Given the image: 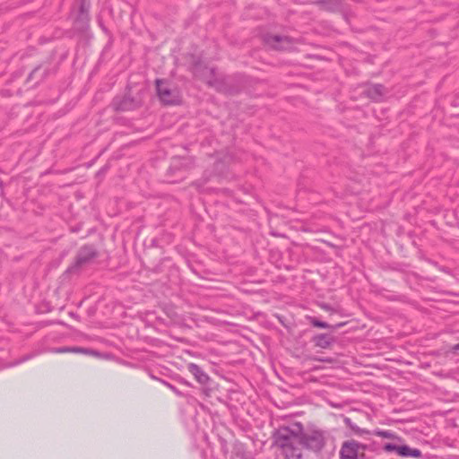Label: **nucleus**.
<instances>
[{
  "label": "nucleus",
  "instance_id": "f257e3e1",
  "mask_svg": "<svg viewBox=\"0 0 459 459\" xmlns=\"http://www.w3.org/2000/svg\"><path fill=\"white\" fill-rule=\"evenodd\" d=\"M302 431L301 422L280 426L273 431V443L281 448L286 459H302V448L299 445Z\"/></svg>",
  "mask_w": 459,
  "mask_h": 459
},
{
  "label": "nucleus",
  "instance_id": "f03ea898",
  "mask_svg": "<svg viewBox=\"0 0 459 459\" xmlns=\"http://www.w3.org/2000/svg\"><path fill=\"white\" fill-rule=\"evenodd\" d=\"M329 434L320 429H313L307 431L303 429L299 445L308 451L315 453L319 459H332L336 446L333 441L329 444Z\"/></svg>",
  "mask_w": 459,
  "mask_h": 459
},
{
  "label": "nucleus",
  "instance_id": "7ed1b4c3",
  "mask_svg": "<svg viewBox=\"0 0 459 459\" xmlns=\"http://www.w3.org/2000/svg\"><path fill=\"white\" fill-rule=\"evenodd\" d=\"M99 256V251L91 244L82 246L76 254L74 263L65 270V273H78L80 270L90 264Z\"/></svg>",
  "mask_w": 459,
  "mask_h": 459
},
{
  "label": "nucleus",
  "instance_id": "20e7f679",
  "mask_svg": "<svg viewBox=\"0 0 459 459\" xmlns=\"http://www.w3.org/2000/svg\"><path fill=\"white\" fill-rule=\"evenodd\" d=\"M155 85L157 95L163 104L175 105L179 102L178 91L171 90L167 82L162 79H156Z\"/></svg>",
  "mask_w": 459,
  "mask_h": 459
},
{
  "label": "nucleus",
  "instance_id": "39448f33",
  "mask_svg": "<svg viewBox=\"0 0 459 459\" xmlns=\"http://www.w3.org/2000/svg\"><path fill=\"white\" fill-rule=\"evenodd\" d=\"M57 67L50 63L44 62L38 65L28 75L27 82L35 81V86L46 80L48 76L56 74Z\"/></svg>",
  "mask_w": 459,
  "mask_h": 459
},
{
  "label": "nucleus",
  "instance_id": "423d86ee",
  "mask_svg": "<svg viewBox=\"0 0 459 459\" xmlns=\"http://www.w3.org/2000/svg\"><path fill=\"white\" fill-rule=\"evenodd\" d=\"M360 442L349 439L342 444L340 459H368L365 453L360 452Z\"/></svg>",
  "mask_w": 459,
  "mask_h": 459
},
{
  "label": "nucleus",
  "instance_id": "0eeeda50",
  "mask_svg": "<svg viewBox=\"0 0 459 459\" xmlns=\"http://www.w3.org/2000/svg\"><path fill=\"white\" fill-rule=\"evenodd\" d=\"M186 369L194 376L195 379L203 385L204 393L206 395H210V392L212 391L210 385L212 383V380L208 374L204 372L200 366L195 363H188L186 365Z\"/></svg>",
  "mask_w": 459,
  "mask_h": 459
},
{
  "label": "nucleus",
  "instance_id": "6e6552de",
  "mask_svg": "<svg viewBox=\"0 0 459 459\" xmlns=\"http://www.w3.org/2000/svg\"><path fill=\"white\" fill-rule=\"evenodd\" d=\"M383 450L385 452H395L401 457L420 458L422 452L418 448H412L408 445H395L393 443H385L383 446Z\"/></svg>",
  "mask_w": 459,
  "mask_h": 459
},
{
  "label": "nucleus",
  "instance_id": "1a4fd4ad",
  "mask_svg": "<svg viewBox=\"0 0 459 459\" xmlns=\"http://www.w3.org/2000/svg\"><path fill=\"white\" fill-rule=\"evenodd\" d=\"M264 43L276 50H287L289 49L294 39L288 36L267 34L264 37Z\"/></svg>",
  "mask_w": 459,
  "mask_h": 459
},
{
  "label": "nucleus",
  "instance_id": "9d476101",
  "mask_svg": "<svg viewBox=\"0 0 459 459\" xmlns=\"http://www.w3.org/2000/svg\"><path fill=\"white\" fill-rule=\"evenodd\" d=\"M112 108L116 111H129L136 108V100L127 94L122 96H116L112 100Z\"/></svg>",
  "mask_w": 459,
  "mask_h": 459
},
{
  "label": "nucleus",
  "instance_id": "9b49d317",
  "mask_svg": "<svg viewBox=\"0 0 459 459\" xmlns=\"http://www.w3.org/2000/svg\"><path fill=\"white\" fill-rule=\"evenodd\" d=\"M167 175L169 183H178L186 178V169L181 160H174L169 168L168 169Z\"/></svg>",
  "mask_w": 459,
  "mask_h": 459
},
{
  "label": "nucleus",
  "instance_id": "f8f14e48",
  "mask_svg": "<svg viewBox=\"0 0 459 459\" xmlns=\"http://www.w3.org/2000/svg\"><path fill=\"white\" fill-rule=\"evenodd\" d=\"M51 352L53 353H78V354H83V355H93V356H99V351L90 349V348H84V347H78V346H63V347H57L53 348L51 350Z\"/></svg>",
  "mask_w": 459,
  "mask_h": 459
},
{
  "label": "nucleus",
  "instance_id": "ddd939ff",
  "mask_svg": "<svg viewBox=\"0 0 459 459\" xmlns=\"http://www.w3.org/2000/svg\"><path fill=\"white\" fill-rule=\"evenodd\" d=\"M336 337L331 333H317L312 337L311 342L317 348L329 349L336 342Z\"/></svg>",
  "mask_w": 459,
  "mask_h": 459
},
{
  "label": "nucleus",
  "instance_id": "4468645a",
  "mask_svg": "<svg viewBox=\"0 0 459 459\" xmlns=\"http://www.w3.org/2000/svg\"><path fill=\"white\" fill-rule=\"evenodd\" d=\"M365 93L372 100L380 101L385 95V86L380 83L371 84L365 91Z\"/></svg>",
  "mask_w": 459,
  "mask_h": 459
},
{
  "label": "nucleus",
  "instance_id": "2eb2a0df",
  "mask_svg": "<svg viewBox=\"0 0 459 459\" xmlns=\"http://www.w3.org/2000/svg\"><path fill=\"white\" fill-rule=\"evenodd\" d=\"M91 16L90 14H78L74 21V25L76 30L85 32L90 28Z\"/></svg>",
  "mask_w": 459,
  "mask_h": 459
},
{
  "label": "nucleus",
  "instance_id": "dca6fc26",
  "mask_svg": "<svg viewBox=\"0 0 459 459\" xmlns=\"http://www.w3.org/2000/svg\"><path fill=\"white\" fill-rule=\"evenodd\" d=\"M309 324L313 325L314 327L321 328V329H339L345 325L346 323H338L335 325H330L325 321L319 320L318 318L315 316H309L308 317Z\"/></svg>",
  "mask_w": 459,
  "mask_h": 459
},
{
  "label": "nucleus",
  "instance_id": "f3484780",
  "mask_svg": "<svg viewBox=\"0 0 459 459\" xmlns=\"http://www.w3.org/2000/svg\"><path fill=\"white\" fill-rule=\"evenodd\" d=\"M318 5L322 10L334 13L342 9V0H320Z\"/></svg>",
  "mask_w": 459,
  "mask_h": 459
},
{
  "label": "nucleus",
  "instance_id": "a211bd4d",
  "mask_svg": "<svg viewBox=\"0 0 459 459\" xmlns=\"http://www.w3.org/2000/svg\"><path fill=\"white\" fill-rule=\"evenodd\" d=\"M343 422L347 428H349L354 435L357 436H363V435H369L370 430H368L366 429H361L359 426H357L351 418L345 417L343 420Z\"/></svg>",
  "mask_w": 459,
  "mask_h": 459
},
{
  "label": "nucleus",
  "instance_id": "6ab92c4d",
  "mask_svg": "<svg viewBox=\"0 0 459 459\" xmlns=\"http://www.w3.org/2000/svg\"><path fill=\"white\" fill-rule=\"evenodd\" d=\"M369 435H375L377 437H381L384 438H394L396 437L395 434L390 430H384L380 429H376L373 431H370Z\"/></svg>",
  "mask_w": 459,
  "mask_h": 459
},
{
  "label": "nucleus",
  "instance_id": "aec40b11",
  "mask_svg": "<svg viewBox=\"0 0 459 459\" xmlns=\"http://www.w3.org/2000/svg\"><path fill=\"white\" fill-rule=\"evenodd\" d=\"M78 14H90V9L91 6V1L78 2Z\"/></svg>",
  "mask_w": 459,
  "mask_h": 459
},
{
  "label": "nucleus",
  "instance_id": "412c9836",
  "mask_svg": "<svg viewBox=\"0 0 459 459\" xmlns=\"http://www.w3.org/2000/svg\"><path fill=\"white\" fill-rule=\"evenodd\" d=\"M407 268H408V265L405 264L395 263V264H393L390 265V269L392 271L401 272V273L405 272Z\"/></svg>",
  "mask_w": 459,
  "mask_h": 459
},
{
  "label": "nucleus",
  "instance_id": "4be33fe9",
  "mask_svg": "<svg viewBox=\"0 0 459 459\" xmlns=\"http://www.w3.org/2000/svg\"><path fill=\"white\" fill-rule=\"evenodd\" d=\"M164 385H166L169 389H170L174 394H176L178 396L181 397L183 396V394L181 391H179L174 385L169 383L166 380L161 381Z\"/></svg>",
  "mask_w": 459,
  "mask_h": 459
},
{
  "label": "nucleus",
  "instance_id": "5701e85b",
  "mask_svg": "<svg viewBox=\"0 0 459 459\" xmlns=\"http://www.w3.org/2000/svg\"><path fill=\"white\" fill-rule=\"evenodd\" d=\"M360 446H361V447H359L360 452H363V453L366 450L372 451V452L377 450L376 443H372V444H363V443H360Z\"/></svg>",
  "mask_w": 459,
  "mask_h": 459
},
{
  "label": "nucleus",
  "instance_id": "b1692460",
  "mask_svg": "<svg viewBox=\"0 0 459 459\" xmlns=\"http://www.w3.org/2000/svg\"><path fill=\"white\" fill-rule=\"evenodd\" d=\"M319 307H320L322 309L325 310V311H332V310H333V308H332L331 305H329V304H327V303H320V304H319Z\"/></svg>",
  "mask_w": 459,
  "mask_h": 459
},
{
  "label": "nucleus",
  "instance_id": "393cba45",
  "mask_svg": "<svg viewBox=\"0 0 459 459\" xmlns=\"http://www.w3.org/2000/svg\"><path fill=\"white\" fill-rule=\"evenodd\" d=\"M108 165H105L102 168H100L97 172V176L104 175L108 171Z\"/></svg>",
  "mask_w": 459,
  "mask_h": 459
},
{
  "label": "nucleus",
  "instance_id": "a878e982",
  "mask_svg": "<svg viewBox=\"0 0 459 459\" xmlns=\"http://www.w3.org/2000/svg\"><path fill=\"white\" fill-rule=\"evenodd\" d=\"M425 261L438 269L439 264H438L437 262H436V261H434L432 259H429V258H426Z\"/></svg>",
  "mask_w": 459,
  "mask_h": 459
},
{
  "label": "nucleus",
  "instance_id": "bb28decb",
  "mask_svg": "<svg viewBox=\"0 0 459 459\" xmlns=\"http://www.w3.org/2000/svg\"><path fill=\"white\" fill-rule=\"evenodd\" d=\"M438 270H440L441 272H443L445 273H447V274L451 273V270L449 268H447V267H445V266L439 265L438 266Z\"/></svg>",
  "mask_w": 459,
  "mask_h": 459
},
{
  "label": "nucleus",
  "instance_id": "cd10ccee",
  "mask_svg": "<svg viewBox=\"0 0 459 459\" xmlns=\"http://www.w3.org/2000/svg\"><path fill=\"white\" fill-rule=\"evenodd\" d=\"M204 185V182H201L200 180L195 181L193 183V186H195L198 189H200Z\"/></svg>",
  "mask_w": 459,
  "mask_h": 459
},
{
  "label": "nucleus",
  "instance_id": "c85d7f7f",
  "mask_svg": "<svg viewBox=\"0 0 459 459\" xmlns=\"http://www.w3.org/2000/svg\"><path fill=\"white\" fill-rule=\"evenodd\" d=\"M32 358V355H27V356H24L23 358H22L21 359H19V361L16 363H22V362H24L26 360H28L29 359Z\"/></svg>",
  "mask_w": 459,
  "mask_h": 459
},
{
  "label": "nucleus",
  "instance_id": "c756f323",
  "mask_svg": "<svg viewBox=\"0 0 459 459\" xmlns=\"http://www.w3.org/2000/svg\"><path fill=\"white\" fill-rule=\"evenodd\" d=\"M453 350H454V351H459V342H458L457 344H455V345L453 346Z\"/></svg>",
  "mask_w": 459,
  "mask_h": 459
},
{
  "label": "nucleus",
  "instance_id": "7c9ffc66",
  "mask_svg": "<svg viewBox=\"0 0 459 459\" xmlns=\"http://www.w3.org/2000/svg\"><path fill=\"white\" fill-rule=\"evenodd\" d=\"M69 315H70V316L74 317V318L78 317V316L74 312H70Z\"/></svg>",
  "mask_w": 459,
  "mask_h": 459
},
{
  "label": "nucleus",
  "instance_id": "2f4dec72",
  "mask_svg": "<svg viewBox=\"0 0 459 459\" xmlns=\"http://www.w3.org/2000/svg\"><path fill=\"white\" fill-rule=\"evenodd\" d=\"M182 382H183L185 385H189V384H188V382H187V381H186V380H183Z\"/></svg>",
  "mask_w": 459,
  "mask_h": 459
},
{
  "label": "nucleus",
  "instance_id": "473e14b6",
  "mask_svg": "<svg viewBox=\"0 0 459 459\" xmlns=\"http://www.w3.org/2000/svg\"><path fill=\"white\" fill-rule=\"evenodd\" d=\"M389 299H391V300H396V299H394V298H389Z\"/></svg>",
  "mask_w": 459,
  "mask_h": 459
}]
</instances>
